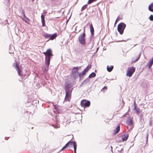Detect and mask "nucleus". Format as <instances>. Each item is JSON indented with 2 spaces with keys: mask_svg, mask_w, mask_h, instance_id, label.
<instances>
[{
  "mask_svg": "<svg viewBox=\"0 0 153 153\" xmlns=\"http://www.w3.org/2000/svg\"><path fill=\"white\" fill-rule=\"evenodd\" d=\"M51 58H45V63L48 67L50 63Z\"/></svg>",
  "mask_w": 153,
  "mask_h": 153,
  "instance_id": "obj_15",
  "label": "nucleus"
},
{
  "mask_svg": "<svg viewBox=\"0 0 153 153\" xmlns=\"http://www.w3.org/2000/svg\"><path fill=\"white\" fill-rule=\"evenodd\" d=\"M149 10L150 11L153 12V3L151 4L149 6Z\"/></svg>",
  "mask_w": 153,
  "mask_h": 153,
  "instance_id": "obj_19",
  "label": "nucleus"
},
{
  "mask_svg": "<svg viewBox=\"0 0 153 153\" xmlns=\"http://www.w3.org/2000/svg\"><path fill=\"white\" fill-rule=\"evenodd\" d=\"M134 108L133 109V110L135 111L136 114L139 115L140 113V109L137 107V105L135 103V102H134Z\"/></svg>",
  "mask_w": 153,
  "mask_h": 153,
  "instance_id": "obj_10",
  "label": "nucleus"
},
{
  "mask_svg": "<svg viewBox=\"0 0 153 153\" xmlns=\"http://www.w3.org/2000/svg\"><path fill=\"white\" fill-rule=\"evenodd\" d=\"M50 34L45 33L44 34V37L45 39L49 38L50 39Z\"/></svg>",
  "mask_w": 153,
  "mask_h": 153,
  "instance_id": "obj_23",
  "label": "nucleus"
},
{
  "mask_svg": "<svg viewBox=\"0 0 153 153\" xmlns=\"http://www.w3.org/2000/svg\"><path fill=\"white\" fill-rule=\"evenodd\" d=\"M56 37V33H54L52 35H51L50 36V39H49V40H53L54 39H55Z\"/></svg>",
  "mask_w": 153,
  "mask_h": 153,
  "instance_id": "obj_14",
  "label": "nucleus"
},
{
  "mask_svg": "<svg viewBox=\"0 0 153 153\" xmlns=\"http://www.w3.org/2000/svg\"><path fill=\"white\" fill-rule=\"evenodd\" d=\"M56 127H55L56 128H57L59 126H56Z\"/></svg>",
  "mask_w": 153,
  "mask_h": 153,
  "instance_id": "obj_36",
  "label": "nucleus"
},
{
  "mask_svg": "<svg viewBox=\"0 0 153 153\" xmlns=\"http://www.w3.org/2000/svg\"><path fill=\"white\" fill-rule=\"evenodd\" d=\"M149 19L150 20L153 21V16L152 15H151L149 17Z\"/></svg>",
  "mask_w": 153,
  "mask_h": 153,
  "instance_id": "obj_26",
  "label": "nucleus"
},
{
  "mask_svg": "<svg viewBox=\"0 0 153 153\" xmlns=\"http://www.w3.org/2000/svg\"><path fill=\"white\" fill-rule=\"evenodd\" d=\"M150 60L153 62V57L152 58V59H151Z\"/></svg>",
  "mask_w": 153,
  "mask_h": 153,
  "instance_id": "obj_34",
  "label": "nucleus"
},
{
  "mask_svg": "<svg viewBox=\"0 0 153 153\" xmlns=\"http://www.w3.org/2000/svg\"><path fill=\"white\" fill-rule=\"evenodd\" d=\"M126 27V25L123 23H120L118 25L117 30L120 34L123 33L124 30Z\"/></svg>",
  "mask_w": 153,
  "mask_h": 153,
  "instance_id": "obj_3",
  "label": "nucleus"
},
{
  "mask_svg": "<svg viewBox=\"0 0 153 153\" xmlns=\"http://www.w3.org/2000/svg\"><path fill=\"white\" fill-rule=\"evenodd\" d=\"M10 48H11V47H10Z\"/></svg>",
  "mask_w": 153,
  "mask_h": 153,
  "instance_id": "obj_38",
  "label": "nucleus"
},
{
  "mask_svg": "<svg viewBox=\"0 0 153 153\" xmlns=\"http://www.w3.org/2000/svg\"><path fill=\"white\" fill-rule=\"evenodd\" d=\"M128 134H126L123 136L122 140L123 141H125L126 140L128 137Z\"/></svg>",
  "mask_w": 153,
  "mask_h": 153,
  "instance_id": "obj_17",
  "label": "nucleus"
},
{
  "mask_svg": "<svg viewBox=\"0 0 153 153\" xmlns=\"http://www.w3.org/2000/svg\"><path fill=\"white\" fill-rule=\"evenodd\" d=\"M153 64V62L151 60H150L149 62V63L148 64V65L149 68H150L151 67Z\"/></svg>",
  "mask_w": 153,
  "mask_h": 153,
  "instance_id": "obj_22",
  "label": "nucleus"
},
{
  "mask_svg": "<svg viewBox=\"0 0 153 153\" xmlns=\"http://www.w3.org/2000/svg\"><path fill=\"white\" fill-rule=\"evenodd\" d=\"M113 68V66L111 65L110 66H108L107 67V70L108 71L111 72Z\"/></svg>",
  "mask_w": 153,
  "mask_h": 153,
  "instance_id": "obj_18",
  "label": "nucleus"
},
{
  "mask_svg": "<svg viewBox=\"0 0 153 153\" xmlns=\"http://www.w3.org/2000/svg\"><path fill=\"white\" fill-rule=\"evenodd\" d=\"M86 5H85L82 7L81 11H82L86 8Z\"/></svg>",
  "mask_w": 153,
  "mask_h": 153,
  "instance_id": "obj_27",
  "label": "nucleus"
},
{
  "mask_svg": "<svg viewBox=\"0 0 153 153\" xmlns=\"http://www.w3.org/2000/svg\"><path fill=\"white\" fill-rule=\"evenodd\" d=\"M126 123L128 126H131L133 124L132 119L131 118H128L126 120Z\"/></svg>",
  "mask_w": 153,
  "mask_h": 153,
  "instance_id": "obj_11",
  "label": "nucleus"
},
{
  "mask_svg": "<svg viewBox=\"0 0 153 153\" xmlns=\"http://www.w3.org/2000/svg\"><path fill=\"white\" fill-rule=\"evenodd\" d=\"M24 21H25L26 22V21L25 20H24Z\"/></svg>",
  "mask_w": 153,
  "mask_h": 153,
  "instance_id": "obj_39",
  "label": "nucleus"
},
{
  "mask_svg": "<svg viewBox=\"0 0 153 153\" xmlns=\"http://www.w3.org/2000/svg\"><path fill=\"white\" fill-rule=\"evenodd\" d=\"M22 14H23V15L24 17L26 19H27V20H28V19L27 17L26 16H25V14L24 13V12H23V13H22Z\"/></svg>",
  "mask_w": 153,
  "mask_h": 153,
  "instance_id": "obj_29",
  "label": "nucleus"
},
{
  "mask_svg": "<svg viewBox=\"0 0 153 153\" xmlns=\"http://www.w3.org/2000/svg\"><path fill=\"white\" fill-rule=\"evenodd\" d=\"M81 104L82 106L83 105H84L85 106L88 107L90 106V102L89 101L85 102H84V101H81Z\"/></svg>",
  "mask_w": 153,
  "mask_h": 153,
  "instance_id": "obj_12",
  "label": "nucleus"
},
{
  "mask_svg": "<svg viewBox=\"0 0 153 153\" xmlns=\"http://www.w3.org/2000/svg\"><path fill=\"white\" fill-rule=\"evenodd\" d=\"M84 32L82 34H80L78 37V40L79 43L82 45H83L85 43V28L84 30Z\"/></svg>",
  "mask_w": 153,
  "mask_h": 153,
  "instance_id": "obj_2",
  "label": "nucleus"
},
{
  "mask_svg": "<svg viewBox=\"0 0 153 153\" xmlns=\"http://www.w3.org/2000/svg\"><path fill=\"white\" fill-rule=\"evenodd\" d=\"M58 106L57 105H54V108L56 110H58Z\"/></svg>",
  "mask_w": 153,
  "mask_h": 153,
  "instance_id": "obj_28",
  "label": "nucleus"
},
{
  "mask_svg": "<svg viewBox=\"0 0 153 153\" xmlns=\"http://www.w3.org/2000/svg\"><path fill=\"white\" fill-rule=\"evenodd\" d=\"M91 68V66L88 65L80 73H79V77L80 79H81V78L83 76L86 74Z\"/></svg>",
  "mask_w": 153,
  "mask_h": 153,
  "instance_id": "obj_5",
  "label": "nucleus"
},
{
  "mask_svg": "<svg viewBox=\"0 0 153 153\" xmlns=\"http://www.w3.org/2000/svg\"><path fill=\"white\" fill-rule=\"evenodd\" d=\"M98 50V48H97V49L96 52H97Z\"/></svg>",
  "mask_w": 153,
  "mask_h": 153,
  "instance_id": "obj_37",
  "label": "nucleus"
},
{
  "mask_svg": "<svg viewBox=\"0 0 153 153\" xmlns=\"http://www.w3.org/2000/svg\"><path fill=\"white\" fill-rule=\"evenodd\" d=\"M96 76V74L94 72H92L89 76L88 77L89 78H92L95 77Z\"/></svg>",
  "mask_w": 153,
  "mask_h": 153,
  "instance_id": "obj_21",
  "label": "nucleus"
},
{
  "mask_svg": "<svg viewBox=\"0 0 153 153\" xmlns=\"http://www.w3.org/2000/svg\"><path fill=\"white\" fill-rule=\"evenodd\" d=\"M43 53L45 56V58H51L53 55L52 51L50 49H48L46 52H44Z\"/></svg>",
  "mask_w": 153,
  "mask_h": 153,
  "instance_id": "obj_7",
  "label": "nucleus"
},
{
  "mask_svg": "<svg viewBox=\"0 0 153 153\" xmlns=\"http://www.w3.org/2000/svg\"><path fill=\"white\" fill-rule=\"evenodd\" d=\"M89 81L88 79L87 78L86 79H85L84 81L82 83L81 85H82V84H86Z\"/></svg>",
  "mask_w": 153,
  "mask_h": 153,
  "instance_id": "obj_24",
  "label": "nucleus"
},
{
  "mask_svg": "<svg viewBox=\"0 0 153 153\" xmlns=\"http://www.w3.org/2000/svg\"><path fill=\"white\" fill-rule=\"evenodd\" d=\"M103 89H107V86H104L103 88Z\"/></svg>",
  "mask_w": 153,
  "mask_h": 153,
  "instance_id": "obj_32",
  "label": "nucleus"
},
{
  "mask_svg": "<svg viewBox=\"0 0 153 153\" xmlns=\"http://www.w3.org/2000/svg\"><path fill=\"white\" fill-rule=\"evenodd\" d=\"M90 31L92 35L94 34V29L92 25H90Z\"/></svg>",
  "mask_w": 153,
  "mask_h": 153,
  "instance_id": "obj_20",
  "label": "nucleus"
},
{
  "mask_svg": "<svg viewBox=\"0 0 153 153\" xmlns=\"http://www.w3.org/2000/svg\"><path fill=\"white\" fill-rule=\"evenodd\" d=\"M135 71V68L134 67H131L128 69L127 71L126 75L127 76L131 77L134 72Z\"/></svg>",
  "mask_w": 153,
  "mask_h": 153,
  "instance_id": "obj_6",
  "label": "nucleus"
},
{
  "mask_svg": "<svg viewBox=\"0 0 153 153\" xmlns=\"http://www.w3.org/2000/svg\"><path fill=\"white\" fill-rule=\"evenodd\" d=\"M41 17L42 19V26L43 27L45 26V16L43 15H42Z\"/></svg>",
  "mask_w": 153,
  "mask_h": 153,
  "instance_id": "obj_13",
  "label": "nucleus"
},
{
  "mask_svg": "<svg viewBox=\"0 0 153 153\" xmlns=\"http://www.w3.org/2000/svg\"><path fill=\"white\" fill-rule=\"evenodd\" d=\"M78 68L75 67L73 68L72 70V74L74 78L75 79H77L79 77V73L78 71Z\"/></svg>",
  "mask_w": 153,
  "mask_h": 153,
  "instance_id": "obj_4",
  "label": "nucleus"
},
{
  "mask_svg": "<svg viewBox=\"0 0 153 153\" xmlns=\"http://www.w3.org/2000/svg\"><path fill=\"white\" fill-rule=\"evenodd\" d=\"M120 130V126L118 125L116 129L114 131V133L116 134L118 133Z\"/></svg>",
  "mask_w": 153,
  "mask_h": 153,
  "instance_id": "obj_16",
  "label": "nucleus"
},
{
  "mask_svg": "<svg viewBox=\"0 0 153 153\" xmlns=\"http://www.w3.org/2000/svg\"><path fill=\"white\" fill-rule=\"evenodd\" d=\"M140 54L138 55V57H137V59L135 60V62H136V61H137L138 60V59H139V58H140Z\"/></svg>",
  "mask_w": 153,
  "mask_h": 153,
  "instance_id": "obj_30",
  "label": "nucleus"
},
{
  "mask_svg": "<svg viewBox=\"0 0 153 153\" xmlns=\"http://www.w3.org/2000/svg\"><path fill=\"white\" fill-rule=\"evenodd\" d=\"M65 89L66 92V95L64 101H70L73 89L71 88V85L68 83H67L65 85Z\"/></svg>",
  "mask_w": 153,
  "mask_h": 153,
  "instance_id": "obj_1",
  "label": "nucleus"
},
{
  "mask_svg": "<svg viewBox=\"0 0 153 153\" xmlns=\"http://www.w3.org/2000/svg\"><path fill=\"white\" fill-rule=\"evenodd\" d=\"M9 53H13V51H9Z\"/></svg>",
  "mask_w": 153,
  "mask_h": 153,
  "instance_id": "obj_31",
  "label": "nucleus"
},
{
  "mask_svg": "<svg viewBox=\"0 0 153 153\" xmlns=\"http://www.w3.org/2000/svg\"><path fill=\"white\" fill-rule=\"evenodd\" d=\"M146 138H147V140L148 138V135H147Z\"/></svg>",
  "mask_w": 153,
  "mask_h": 153,
  "instance_id": "obj_35",
  "label": "nucleus"
},
{
  "mask_svg": "<svg viewBox=\"0 0 153 153\" xmlns=\"http://www.w3.org/2000/svg\"><path fill=\"white\" fill-rule=\"evenodd\" d=\"M75 142L72 141H69L61 149V151H62L65 149H66L67 146H70L72 147L75 146Z\"/></svg>",
  "mask_w": 153,
  "mask_h": 153,
  "instance_id": "obj_8",
  "label": "nucleus"
},
{
  "mask_svg": "<svg viewBox=\"0 0 153 153\" xmlns=\"http://www.w3.org/2000/svg\"><path fill=\"white\" fill-rule=\"evenodd\" d=\"M13 66L16 69V71H17L18 74L19 76H21V71L19 69V65L16 62H15L13 65Z\"/></svg>",
  "mask_w": 153,
  "mask_h": 153,
  "instance_id": "obj_9",
  "label": "nucleus"
},
{
  "mask_svg": "<svg viewBox=\"0 0 153 153\" xmlns=\"http://www.w3.org/2000/svg\"><path fill=\"white\" fill-rule=\"evenodd\" d=\"M150 126H152V123H150L149 124Z\"/></svg>",
  "mask_w": 153,
  "mask_h": 153,
  "instance_id": "obj_33",
  "label": "nucleus"
},
{
  "mask_svg": "<svg viewBox=\"0 0 153 153\" xmlns=\"http://www.w3.org/2000/svg\"><path fill=\"white\" fill-rule=\"evenodd\" d=\"M73 147H74V153H76V147H77V145H76V142H75V146H74Z\"/></svg>",
  "mask_w": 153,
  "mask_h": 153,
  "instance_id": "obj_25",
  "label": "nucleus"
}]
</instances>
